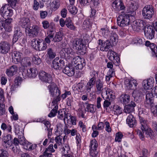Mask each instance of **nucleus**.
I'll use <instances>...</instances> for the list:
<instances>
[{
	"label": "nucleus",
	"instance_id": "nucleus-1",
	"mask_svg": "<svg viewBox=\"0 0 157 157\" xmlns=\"http://www.w3.org/2000/svg\"><path fill=\"white\" fill-rule=\"evenodd\" d=\"M132 14L123 13L119 16L117 19L118 25L121 27L126 26L130 24L131 18H134V16L136 15L134 11L137 9V7L132 3L130 6Z\"/></svg>",
	"mask_w": 157,
	"mask_h": 157
},
{
	"label": "nucleus",
	"instance_id": "nucleus-2",
	"mask_svg": "<svg viewBox=\"0 0 157 157\" xmlns=\"http://www.w3.org/2000/svg\"><path fill=\"white\" fill-rule=\"evenodd\" d=\"M8 5L5 4L2 5L0 9L1 15L6 20V22L10 24L12 21V19L10 18L13 14V10L8 8Z\"/></svg>",
	"mask_w": 157,
	"mask_h": 157
},
{
	"label": "nucleus",
	"instance_id": "nucleus-3",
	"mask_svg": "<svg viewBox=\"0 0 157 157\" xmlns=\"http://www.w3.org/2000/svg\"><path fill=\"white\" fill-rule=\"evenodd\" d=\"M139 121L141 124V129L143 133L144 132L147 137L152 138L153 136L154 133L151 128L148 126V122L143 118L139 117Z\"/></svg>",
	"mask_w": 157,
	"mask_h": 157
},
{
	"label": "nucleus",
	"instance_id": "nucleus-4",
	"mask_svg": "<svg viewBox=\"0 0 157 157\" xmlns=\"http://www.w3.org/2000/svg\"><path fill=\"white\" fill-rule=\"evenodd\" d=\"M31 45L34 48L39 51H43L45 50L47 45L42 40L33 39L31 41Z\"/></svg>",
	"mask_w": 157,
	"mask_h": 157
},
{
	"label": "nucleus",
	"instance_id": "nucleus-5",
	"mask_svg": "<svg viewBox=\"0 0 157 157\" xmlns=\"http://www.w3.org/2000/svg\"><path fill=\"white\" fill-rule=\"evenodd\" d=\"M61 56L67 60H71L75 57V53L71 48H63L60 52Z\"/></svg>",
	"mask_w": 157,
	"mask_h": 157
},
{
	"label": "nucleus",
	"instance_id": "nucleus-6",
	"mask_svg": "<svg viewBox=\"0 0 157 157\" xmlns=\"http://www.w3.org/2000/svg\"><path fill=\"white\" fill-rule=\"evenodd\" d=\"M142 14L145 19H150L151 18L154 14V9L151 5H147L143 9Z\"/></svg>",
	"mask_w": 157,
	"mask_h": 157
},
{
	"label": "nucleus",
	"instance_id": "nucleus-7",
	"mask_svg": "<svg viewBox=\"0 0 157 157\" xmlns=\"http://www.w3.org/2000/svg\"><path fill=\"white\" fill-rule=\"evenodd\" d=\"M38 74L37 69L34 67L30 68L27 70H24L22 72L23 78L25 79L28 77L30 78H35Z\"/></svg>",
	"mask_w": 157,
	"mask_h": 157
},
{
	"label": "nucleus",
	"instance_id": "nucleus-8",
	"mask_svg": "<svg viewBox=\"0 0 157 157\" xmlns=\"http://www.w3.org/2000/svg\"><path fill=\"white\" fill-rule=\"evenodd\" d=\"M48 88L51 96L54 97L59 96L60 91L55 83H51L48 86Z\"/></svg>",
	"mask_w": 157,
	"mask_h": 157
},
{
	"label": "nucleus",
	"instance_id": "nucleus-9",
	"mask_svg": "<svg viewBox=\"0 0 157 157\" xmlns=\"http://www.w3.org/2000/svg\"><path fill=\"white\" fill-rule=\"evenodd\" d=\"M39 77L40 79L43 82L50 84L52 82V75L44 71H40L39 73Z\"/></svg>",
	"mask_w": 157,
	"mask_h": 157
},
{
	"label": "nucleus",
	"instance_id": "nucleus-10",
	"mask_svg": "<svg viewBox=\"0 0 157 157\" xmlns=\"http://www.w3.org/2000/svg\"><path fill=\"white\" fill-rule=\"evenodd\" d=\"M14 126L15 130V133L18 134L19 136L18 138L19 140V144L23 145L27 141L23 136V130L22 129H20L19 126L16 123L14 124Z\"/></svg>",
	"mask_w": 157,
	"mask_h": 157
},
{
	"label": "nucleus",
	"instance_id": "nucleus-11",
	"mask_svg": "<svg viewBox=\"0 0 157 157\" xmlns=\"http://www.w3.org/2000/svg\"><path fill=\"white\" fill-rule=\"evenodd\" d=\"M72 64L75 65V68L78 70H81L85 65L84 60L78 56H77L73 59Z\"/></svg>",
	"mask_w": 157,
	"mask_h": 157
},
{
	"label": "nucleus",
	"instance_id": "nucleus-12",
	"mask_svg": "<svg viewBox=\"0 0 157 157\" xmlns=\"http://www.w3.org/2000/svg\"><path fill=\"white\" fill-rule=\"evenodd\" d=\"M72 46L74 49L82 51L85 46L83 43L82 39L76 38L73 40Z\"/></svg>",
	"mask_w": 157,
	"mask_h": 157
},
{
	"label": "nucleus",
	"instance_id": "nucleus-13",
	"mask_svg": "<svg viewBox=\"0 0 157 157\" xmlns=\"http://www.w3.org/2000/svg\"><path fill=\"white\" fill-rule=\"evenodd\" d=\"M146 25L145 22L143 21L136 20L133 22L132 27L134 30L139 31L144 29Z\"/></svg>",
	"mask_w": 157,
	"mask_h": 157
},
{
	"label": "nucleus",
	"instance_id": "nucleus-14",
	"mask_svg": "<svg viewBox=\"0 0 157 157\" xmlns=\"http://www.w3.org/2000/svg\"><path fill=\"white\" fill-rule=\"evenodd\" d=\"M52 67L56 70L60 69L64 66V61L59 57H56L52 61Z\"/></svg>",
	"mask_w": 157,
	"mask_h": 157
},
{
	"label": "nucleus",
	"instance_id": "nucleus-15",
	"mask_svg": "<svg viewBox=\"0 0 157 157\" xmlns=\"http://www.w3.org/2000/svg\"><path fill=\"white\" fill-rule=\"evenodd\" d=\"M108 56L110 60L113 59V63L116 66H119L120 62L119 57L117 56V53L113 51H109L108 52Z\"/></svg>",
	"mask_w": 157,
	"mask_h": 157
},
{
	"label": "nucleus",
	"instance_id": "nucleus-16",
	"mask_svg": "<svg viewBox=\"0 0 157 157\" xmlns=\"http://www.w3.org/2000/svg\"><path fill=\"white\" fill-rule=\"evenodd\" d=\"M113 90L110 89H108L105 91L102 92L101 96L105 99H109V100H112L115 98Z\"/></svg>",
	"mask_w": 157,
	"mask_h": 157
},
{
	"label": "nucleus",
	"instance_id": "nucleus-17",
	"mask_svg": "<svg viewBox=\"0 0 157 157\" xmlns=\"http://www.w3.org/2000/svg\"><path fill=\"white\" fill-rule=\"evenodd\" d=\"M10 48V44L7 42L3 41L0 43V53L6 54Z\"/></svg>",
	"mask_w": 157,
	"mask_h": 157
},
{
	"label": "nucleus",
	"instance_id": "nucleus-18",
	"mask_svg": "<svg viewBox=\"0 0 157 157\" xmlns=\"http://www.w3.org/2000/svg\"><path fill=\"white\" fill-rule=\"evenodd\" d=\"M40 31V28L37 25H33L29 29L28 31V35L34 37H36L38 35Z\"/></svg>",
	"mask_w": 157,
	"mask_h": 157
},
{
	"label": "nucleus",
	"instance_id": "nucleus-19",
	"mask_svg": "<svg viewBox=\"0 0 157 157\" xmlns=\"http://www.w3.org/2000/svg\"><path fill=\"white\" fill-rule=\"evenodd\" d=\"M145 45L147 47H150L151 50V53L153 57H157V46L153 43H151L150 41L147 40L145 41Z\"/></svg>",
	"mask_w": 157,
	"mask_h": 157
},
{
	"label": "nucleus",
	"instance_id": "nucleus-20",
	"mask_svg": "<svg viewBox=\"0 0 157 157\" xmlns=\"http://www.w3.org/2000/svg\"><path fill=\"white\" fill-rule=\"evenodd\" d=\"M155 31L151 26H147L145 29L144 34L147 39L151 40L154 37Z\"/></svg>",
	"mask_w": 157,
	"mask_h": 157
},
{
	"label": "nucleus",
	"instance_id": "nucleus-21",
	"mask_svg": "<svg viewBox=\"0 0 157 157\" xmlns=\"http://www.w3.org/2000/svg\"><path fill=\"white\" fill-rule=\"evenodd\" d=\"M124 83L128 89L134 90L137 87L138 83L137 81L134 79L130 80L129 79L126 78L124 80Z\"/></svg>",
	"mask_w": 157,
	"mask_h": 157
},
{
	"label": "nucleus",
	"instance_id": "nucleus-22",
	"mask_svg": "<svg viewBox=\"0 0 157 157\" xmlns=\"http://www.w3.org/2000/svg\"><path fill=\"white\" fill-rule=\"evenodd\" d=\"M17 71V66L13 65L6 69V73L9 77H11L16 74Z\"/></svg>",
	"mask_w": 157,
	"mask_h": 157
},
{
	"label": "nucleus",
	"instance_id": "nucleus-23",
	"mask_svg": "<svg viewBox=\"0 0 157 157\" xmlns=\"http://www.w3.org/2000/svg\"><path fill=\"white\" fill-rule=\"evenodd\" d=\"M136 104L134 102L131 101L130 103L124 106V111L126 113H130L134 111V107Z\"/></svg>",
	"mask_w": 157,
	"mask_h": 157
},
{
	"label": "nucleus",
	"instance_id": "nucleus-24",
	"mask_svg": "<svg viewBox=\"0 0 157 157\" xmlns=\"http://www.w3.org/2000/svg\"><path fill=\"white\" fill-rule=\"evenodd\" d=\"M112 6L117 10H123L125 8L121 0H116L112 3Z\"/></svg>",
	"mask_w": 157,
	"mask_h": 157
},
{
	"label": "nucleus",
	"instance_id": "nucleus-25",
	"mask_svg": "<svg viewBox=\"0 0 157 157\" xmlns=\"http://www.w3.org/2000/svg\"><path fill=\"white\" fill-rule=\"evenodd\" d=\"M31 58L30 57H25L22 58L20 61L21 66L23 68L24 70L25 67H30L31 65Z\"/></svg>",
	"mask_w": 157,
	"mask_h": 157
},
{
	"label": "nucleus",
	"instance_id": "nucleus-26",
	"mask_svg": "<svg viewBox=\"0 0 157 157\" xmlns=\"http://www.w3.org/2000/svg\"><path fill=\"white\" fill-rule=\"evenodd\" d=\"M154 80L152 79L144 80L143 82V86L145 90H149L153 86Z\"/></svg>",
	"mask_w": 157,
	"mask_h": 157
},
{
	"label": "nucleus",
	"instance_id": "nucleus-27",
	"mask_svg": "<svg viewBox=\"0 0 157 157\" xmlns=\"http://www.w3.org/2000/svg\"><path fill=\"white\" fill-rule=\"evenodd\" d=\"M22 54L16 51H14L12 54V57L13 60L15 63H17L20 62Z\"/></svg>",
	"mask_w": 157,
	"mask_h": 157
},
{
	"label": "nucleus",
	"instance_id": "nucleus-28",
	"mask_svg": "<svg viewBox=\"0 0 157 157\" xmlns=\"http://www.w3.org/2000/svg\"><path fill=\"white\" fill-rule=\"evenodd\" d=\"M95 86L96 92L98 94H102L104 91L103 89V82L100 79H98L96 81Z\"/></svg>",
	"mask_w": 157,
	"mask_h": 157
},
{
	"label": "nucleus",
	"instance_id": "nucleus-29",
	"mask_svg": "<svg viewBox=\"0 0 157 157\" xmlns=\"http://www.w3.org/2000/svg\"><path fill=\"white\" fill-rule=\"evenodd\" d=\"M153 95L154 94L152 92L147 93L146 95V99L145 101V104H147V107L150 106L153 102Z\"/></svg>",
	"mask_w": 157,
	"mask_h": 157
},
{
	"label": "nucleus",
	"instance_id": "nucleus-30",
	"mask_svg": "<svg viewBox=\"0 0 157 157\" xmlns=\"http://www.w3.org/2000/svg\"><path fill=\"white\" fill-rule=\"evenodd\" d=\"M99 42L101 43L100 44V48L101 51H107L111 46V43L108 41H106L102 43L101 40H99Z\"/></svg>",
	"mask_w": 157,
	"mask_h": 157
},
{
	"label": "nucleus",
	"instance_id": "nucleus-31",
	"mask_svg": "<svg viewBox=\"0 0 157 157\" xmlns=\"http://www.w3.org/2000/svg\"><path fill=\"white\" fill-rule=\"evenodd\" d=\"M64 126L61 124H57L54 129L55 134L56 136H61L63 132Z\"/></svg>",
	"mask_w": 157,
	"mask_h": 157
},
{
	"label": "nucleus",
	"instance_id": "nucleus-32",
	"mask_svg": "<svg viewBox=\"0 0 157 157\" xmlns=\"http://www.w3.org/2000/svg\"><path fill=\"white\" fill-rule=\"evenodd\" d=\"M15 29L13 37V42L14 43L16 42L22 35L21 30L19 27H17L15 28Z\"/></svg>",
	"mask_w": 157,
	"mask_h": 157
},
{
	"label": "nucleus",
	"instance_id": "nucleus-33",
	"mask_svg": "<svg viewBox=\"0 0 157 157\" xmlns=\"http://www.w3.org/2000/svg\"><path fill=\"white\" fill-rule=\"evenodd\" d=\"M126 123L130 127H134L136 124L135 119L133 116L131 114H129L126 119Z\"/></svg>",
	"mask_w": 157,
	"mask_h": 157
},
{
	"label": "nucleus",
	"instance_id": "nucleus-34",
	"mask_svg": "<svg viewBox=\"0 0 157 157\" xmlns=\"http://www.w3.org/2000/svg\"><path fill=\"white\" fill-rule=\"evenodd\" d=\"M63 72L69 76H72L75 73L74 69L71 66H66L63 70Z\"/></svg>",
	"mask_w": 157,
	"mask_h": 157
},
{
	"label": "nucleus",
	"instance_id": "nucleus-35",
	"mask_svg": "<svg viewBox=\"0 0 157 157\" xmlns=\"http://www.w3.org/2000/svg\"><path fill=\"white\" fill-rule=\"evenodd\" d=\"M96 79L90 78L86 86V91L87 92L91 91V88L93 87L95 84H96Z\"/></svg>",
	"mask_w": 157,
	"mask_h": 157
},
{
	"label": "nucleus",
	"instance_id": "nucleus-36",
	"mask_svg": "<svg viewBox=\"0 0 157 157\" xmlns=\"http://www.w3.org/2000/svg\"><path fill=\"white\" fill-rule=\"evenodd\" d=\"M30 24V21L28 18L23 17L21 18L19 24L23 28L27 27Z\"/></svg>",
	"mask_w": 157,
	"mask_h": 157
},
{
	"label": "nucleus",
	"instance_id": "nucleus-37",
	"mask_svg": "<svg viewBox=\"0 0 157 157\" xmlns=\"http://www.w3.org/2000/svg\"><path fill=\"white\" fill-rule=\"evenodd\" d=\"M119 99L121 103L126 104L130 101V97L128 94H123L120 96Z\"/></svg>",
	"mask_w": 157,
	"mask_h": 157
},
{
	"label": "nucleus",
	"instance_id": "nucleus-38",
	"mask_svg": "<svg viewBox=\"0 0 157 157\" xmlns=\"http://www.w3.org/2000/svg\"><path fill=\"white\" fill-rule=\"evenodd\" d=\"M55 138L56 143L54 144V147L55 149L57 148L58 147H61L62 144V139L63 136H57Z\"/></svg>",
	"mask_w": 157,
	"mask_h": 157
},
{
	"label": "nucleus",
	"instance_id": "nucleus-39",
	"mask_svg": "<svg viewBox=\"0 0 157 157\" xmlns=\"http://www.w3.org/2000/svg\"><path fill=\"white\" fill-rule=\"evenodd\" d=\"M134 90L132 92V96L135 98L140 97L142 95V93L141 91V90L140 87H138L137 88L136 87L135 89H134Z\"/></svg>",
	"mask_w": 157,
	"mask_h": 157
},
{
	"label": "nucleus",
	"instance_id": "nucleus-40",
	"mask_svg": "<svg viewBox=\"0 0 157 157\" xmlns=\"http://www.w3.org/2000/svg\"><path fill=\"white\" fill-rule=\"evenodd\" d=\"M65 25L68 28L71 30L75 29L76 28L73 24L71 19L70 17H68L66 19Z\"/></svg>",
	"mask_w": 157,
	"mask_h": 157
},
{
	"label": "nucleus",
	"instance_id": "nucleus-41",
	"mask_svg": "<svg viewBox=\"0 0 157 157\" xmlns=\"http://www.w3.org/2000/svg\"><path fill=\"white\" fill-rule=\"evenodd\" d=\"M60 151L63 154H68V151L70 150V147L67 144H63L62 145L61 147H59Z\"/></svg>",
	"mask_w": 157,
	"mask_h": 157
},
{
	"label": "nucleus",
	"instance_id": "nucleus-42",
	"mask_svg": "<svg viewBox=\"0 0 157 157\" xmlns=\"http://www.w3.org/2000/svg\"><path fill=\"white\" fill-rule=\"evenodd\" d=\"M109 39L112 42H115L116 43L118 42V36L116 33L112 32L109 36Z\"/></svg>",
	"mask_w": 157,
	"mask_h": 157
},
{
	"label": "nucleus",
	"instance_id": "nucleus-43",
	"mask_svg": "<svg viewBox=\"0 0 157 157\" xmlns=\"http://www.w3.org/2000/svg\"><path fill=\"white\" fill-rule=\"evenodd\" d=\"M67 8L71 14H75L78 12L77 7L74 6V5L70 4L68 6Z\"/></svg>",
	"mask_w": 157,
	"mask_h": 157
},
{
	"label": "nucleus",
	"instance_id": "nucleus-44",
	"mask_svg": "<svg viewBox=\"0 0 157 157\" xmlns=\"http://www.w3.org/2000/svg\"><path fill=\"white\" fill-rule=\"evenodd\" d=\"M58 108V106L57 105H56L54 106V107L51 110L50 113L48 114V117H52L55 116L57 113Z\"/></svg>",
	"mask_w": 157,
	"mask_h": 157
},
{
	"label": "nucleus",
	"instance_id": "nucleus-45",
	"mask_svg": "<svg viewBox=\"0 0 157 157\" xmlns=\"http://www.w3.org/2000/svg\"><path fill=\"white\" fill-rule=\"evenodd\" d=\"M77 89L78 91L81 92H84L86 90V86L84 87V85L83 82L78 83L77 85Z\"/></svg>",
	"mask_w": 157,
	"mask_h": 157
},
{
	"label": "nucleus",
	"instance_id": "nucleus-46",
	"mask_svg": "<svg viewBox=\"0 0 157 157\" xmlns=\"http://www.w3.org/2000/svg\"><path fill=\"white\" fill-rule=\"evenodd\" d=\"M63 39V35L60 32L57 33L54 38H53L52 41L54 42H59Z\"/></svg>",
	"mask_w": 157,
	"mask_h": 157
},
{
	"label": "nucleus",
	"instance_id": "nucleus-47",
	"mask_svg": "<svg viewBox=\"0 0 157 157\" xmlns=\"http://www.w3.org/2000/svg\"><path fill=\"white\" fill-rule=\"evenodd\" d=\"M98 146V144L97 141L95 139H93L92 140L90 143V144L89 146L90 150L93 149H97V148Z\"/></svg>",
	"mask_w": 157,
	"mask_h": 157
},
{
	"label": "nucleus",
	"instance_id": "nucleus-48",
	"mask_svg": "<svg viewBox=\"0 0 157 157\" xmlns=\"http://www.w3.org/2000/svg\"><path fill=\"white\" fill-rule=\"evenodd\" d=\"M114 114L116 115H119L121 114L122 109L117 105H114L113 107Z\"/></svg>",
	"mask_w": 157,
	"mask_h": 157
},
{
	"label": "nucleus",
	"instance_id": "nucleus-49",
	"mask_svg": "<svg viewBox=\"0 0 157 157\" xmlns=\"http://www.w3.org/2000/svg\"><path fill=\"white\" fill-rule=\"evenodd\" d=\"M85 104L86 105V109L87 111L92 113H93L94 112L93 105L89 104L87 102H86Z\"/></svg>",
	"mask_w": 157,
	"mask_h": 157
},
{
	"label": "nucleus",
	"instance_id": "nucleus-50",
	"mask_svg": "<svg viewBox=\"0 0 157 157\" xmlns=\"http://www.w3.org/2000/svg\"><path fill=\"white\" fill-rule=\"evenodd\" d=\"M9 4L14 9H16L17 4L18 3L19 0H7Z\"/></svg>",
	"mask_w": 157,
	"mask_h": 157
},
{
	"label": "nucleus",
	"instance_id": "nucleus-51",
	"mask_svg": "<svg viewBox=\"0 0 157 157\" xmlns=\"http://www.w3.org/2000/svg\"><path fill=\"white\" fill-rule=\"evenodd\" d=\"M92 126L95 127L96 129L98 131H100L103 130L105 127V124L102 122H100L98 123V125L96 126L94 124Z\"/></svg>",
	"mask_w": 157,
	"mask_h": 157
},
{
	"label": "nucleus",
	"instance_id": "nucleus-52",
	"mask_svg": "<svg viewBox=\"0 0 157 157\" xmlns=\"http://www.w3.org/2000/svg\"><path fill=\"white\" fill-rule=\"evenodd\" d=\"M101 30L102 36L106 38H108L110 34L109 30L107 28H103L101 29Z\"/></svg>",
	"mask_w": 157,
	"mask_h": 157
},
{
	"label": "nucleus",
	"instance_id": "nucleus-53",
	"mask_svg": "<svg viewBox=\"0 0 157 157\" xmlns=\"http://www.w3.org/2000/svg\"><path fill=\"white\" fill-rule=\"evenodd\" d=\"M47 54L48 58L51 59H53L56 56L55 53L53 52L51 48L48 49Z\"/></svg>",
	"mask_w": 157,
	"mask_h": 157
},
{
	"label": "nucleus",
	"instance_id": "nucleus-54",
	"mask_svg": "<svg viewBox=\"0 0 157 157\" xmlns=\"http://www.w3.org/2000/svg\"><path fill=\"white\" fill-rule=\"evenodd\" d=\"M32 61L34 64L36 65L40 64L41 62L40 59L37 55H35L33 56Z\"/></svg>",
	"mask_w": 157,
	"mask_h": 157
},
{
	"label": "nucleus",
	"instance_id": "nucleus-55",
	"mask_svg": "<svg viewBox=\"0 0 157 157\" xmlns=\"http://www.w3.org/2000/svg\"><path fill=\"white\" fill-rule=\"evenodd\" d=\"M23 145L24 146V148L26 150L30 151L33 149L32 145L27 141H26Z\"/></svg>",
	"mask_w": 157,
	"mask_h": 157
},
{
	"label": "nucleus",
	"instance_id": "nucleus-56",
	"mask_svg": "<svg viewBox=\"0 0 157 157\" xmlns=\"http://www.w3.org/2000/svg\"><path fill=\"white\" fill-rule=\"evenodd\" d=\"M52 6L54 9H57L60 6V1L59 0H54L52 3Z\"/></svg>",
	"mask_w": 157,
	"mask_h": 157
},
{
	"label": "nucleus",
	"instance_id": "nucleus-57",
	"mask_svg": "<svg viewBox=\"0 0 157 157\" xmlns=\"http://www.w3.org/2000/svg\"><path fill=\"white\" fill-rule=\"evenodd\" d=\"M123 135L121 132H118L116 133L115 140L116 142H120L121 140V139Z\"/></svg>",
	"mask_w": 157,
	"mask_h": 157
},
{
	"label": "nucleus",
	"instance_id": "nucleus-58",
	"mask_svg": "<svg viewBox=\"0 0 157 157\" xmlns=\"http://www.w3.org/2000/svg\"><path fill=\"white\" fill-rule=\"evenodd\" d=\"M22 79L21 77H17L15 78L14 80V84L18 87L21 83Z\"/></svg>",
	"mask_w": 157,
	"mask_h": 157
},
{
	"label": "nucleus",
	"instance_id": "nucleus-59",
	"mask_svg": "<svg viewBox=\"0 0 157 157\" xmlns=\"http://www.w3.org/2000/svg\"><path fill=\"white\" fill-rule=\"evenodd\" d=\"M78 125L82 129V131L83 132H85L86 131V125L82 121H80L79 122Z\"/></svg>",
	"mask_w": 157,
	"mask_h": 157
},
{
	"label": "nucleus",
	"instance_id": "nucleus-60",
	"mask_svg": "<svg viewBox=\"0 0 157 157\" xmlns=\"http://www.w3.org/2000/svg\"><path fill=\"white\" fill-rule=\"evenodd\" d=\"M97 75L98 73L96 71L94 70H92L90 72L89 76L90 78L96 79Z\"/></svg>",
	"mask_w": 157,
	"mask_h": 157
},
{
	"label": "nucleus",
	"instance_id": "nucleus-61",
	"mask_svg": "<svg viewBox=\"0 0 157 157\" xmlns=\"http://www.w3.org/2000/svg\"><path fill=\"white\" fill-rule=\"evenodd\" d=\"M8 155L7 151L3 149H0V157H8Z\"/></svg>",
	"mask_w": 157,
	"mask_h": 157
},
{
	"label": "nucleus",
	"instance_id": "nucleus-62",
	"mask_svg": "<svg viewBox=\"0 0 157 157\" xmlns=\"http://www.w3.org/2000/svg\"><path fill=\"white\" fill-rule=\"evenodd\" d=\"M12 139V138L10 134L7 135L3 138V142H11V140Z\"/></svg>",
	"mask_w": 157,
	"mask_h": 157
},
{
	"label": "nucleus",
	"instance_id": "nucleus-63",
	"mask_svg": "<svg viewBox=\"0 0 157 157\" xmlns=\"http://www.w3.org/2000/svg\"><path fill=\"white\" fill-rule=\"evenodd\" d=\"M54 98H55L52 102V105L55 106L56 105H58V102L60 100V98L59 96L57 97H54Z\"/></svg>",
	"mask_w": 157,
	"mask_h": 157
},
{
	"label": "nucleus",
	"instance_id": "nucleus-64",
	"mask_svg": "<svg viewBox=\"0 0 157 157\" xmlns=\"http://www.w3.org/2000/svg\"><path fill=\"white\" fill-rule=\"evenodd\" d=\"M90 155L92 157H97L98 155V152L97 151V149L90 150Z\"/></svg>",
	"mask_w": 157,
	"mask_h": 157
}]
</instances>
